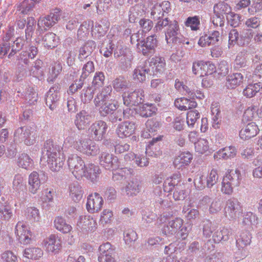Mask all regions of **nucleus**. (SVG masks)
I'll list each match as a JSON object with an SVG mask.
<instances>
[{
  "mask_svg": "<svg viewBox=\"0 0 262 262\" xmlns=\"http://www.w3.org/2000/svg\"><path fill=\"white\" fill-rule=\"evenodd\" d=\"M99 251V262H117L115 258V248L110 243L101 245Z\"/></svg>",
  "mask_w": 262,
  "mask_h": 262,
  "instance_id": "6e6552de",
  "label": "nucleus"
},
{
  "mask_svg": "<svg viewBox=\"0 0 262 262\" xmlns=\"http://www.w3.org/2000/svg\"><path fill=\"white\" fill-rule=\"evenodd\" d=\"M95 88L94 86H88L84 88L81 91L80 99L84 103L90 102L93 99Z\"/></svg>",
  "mask_w": 262,
  "mask_h": 262,
  "instance_id": "de8ad7c7",
  "label": "nucleus"
},
{
  "mask_svg": "<svg viewBox=\"0 0 262 262\" xmlns=\"http://www.w3.org/2000/svg\"><path fill=\"white\" fill-rule=\"evenodd\" d=\"M103 199L97 192L89 195L87 199L86 209L90 213H95L101 210L103 205Z\"/></svg>",
  "mask_w": 262,
  "mask_h": 262,
  "instance_id": "f8f14e48",
  "label": "nucleus"
},
{
  "mask_svg": "<svg viewBox=\"0 0 262 262\" xmlns=\"http://www.w3.org/2000/svg\"><path fill=\"white\" fill-rule=\"evenodd\" d=\"M99 109V113L102 116H106L108 114H112L116 111L118 107L117 102L116 103H105L100 106Z\"/></svg>",
  "mask_w": 262,
  "mask_h": 262,
  "instance_id": "a19ab883",
  "label": "nucleus"
},
{
  "mask_svg": "<svg viewBox=\"0 0 262 262\" xmlns=\"http://www.w3.org/2000/svg\"><path fill=\"white\" fill-rule=\"evenodd\" d=\"M107 129L106 123L103 121L99 120L91 125L89 131L95 140L101 141L104 138Z\"/></svg>",
  "mask_w": 262,
  "mask_h": 262,
  "instance_id": "1a4fd4ad",
  "label": "nucleus"
},
{
  "mask_svg": "<svg viewBox=\"0 0 262 262\" xmlns=\"http://www.w3.org/2000/svg\"><path fill=\"white\" fill-rule=\"evenodd\" d=\"M213 12L215 15L222 16L224 14L228 15L231 12V7L227 3L220 2L214 6Z\"/></svg>",
  "mask_w": 262,
  "mask_h": 262,
  "instance_id": "37998d69",
  "label": "nucleus"
},
{
  "mask_svg": "<svg viewBox=\"0 0 262 262\" xmlns=\"http://www.w3.org/2000/svg\"><path fill=\"white\" fill-rule=\"evenodd\" d=\"M33 160L26 154H22L17 159L19 167L26 169H29L33 165Z\"/></svg>",
  "mask_w": 262,
  "mask_h": 262,
  "instance_id": "a18cd8bd",
  "label": "nucleus"
},
{
  "mask_svg": "<svg viewBox=\"0 0 262 262\" xmlns=\"http://www.w3.org/2000/svg\"><path fill=\"white\" fill-rule=\"evenodd\" d=\"M217 226L209 220L203 222V233L206 237H210L213 232L216 230Z\"/></svg>",
  "mask_w": 262,
  "mask_h": 262,
  "instance_id": "09e8293b",
  "label": "nucleus"
},
{
  "mask_svg": "<svg viewBox=\"0 0 262 262\" xmlns=\"http://www.w3.org/2000/svg\"><path fill=\"white\" fill-rule=\"evenodd\" d=\"M236 155V149L234 146H230L225 147L216 152L214 157L227 160L234 158Z\"/></svg>",
  "mask_w": 262,
  "mask_h": 262,
  "instance_id": "7c9ffc66",
  "label": "nucleus"
},
{
  "mask_svg": "<svg viewBox=\"0 0 262 262\" xmlns=\"http://www.w3.org/2000/svg\"><path fill=\"white\" fill-rule=\"evenodd\" d=\"M36 130L30 126L18 127L14 134V140L16 142H24L27 145L34 144L37 138Z\"/></svg>",
  "mask_w": 262,
  "mask_h": 262,
  "instance_id": "7ed1b4c3",
  "label": "nucleus"
},
{
  "mask_svg": "<svg viewBox=\"0 0 262 262\" xmlns=\"http://www.w3.org/2000/svg\"><path fill=\"white\" fill-rule=\"evenodd\" d=\"M54 225L57 230L63 233H68L72 229V226L67 224L65 220L60 216H57L55 219Z\"/></svg>",
  "mask_w": 262,
  "mask_h": 262,
  "instance_id": "473e14b6",
  "label": "nucleus"
},
{
  "mask_svg": "<svg viewBox=\"0 0 262 262\" xmlns=\"http://www.w3.org/2000/svg\"><path fill=\"white\" fill-rule=\"evenodd\" d=\"M59 98V94L54 90V88H51L47 92L46 98V105L51 110H54L57 106L58 101Z\"/></svg>",
  "mask_w": 262,
  "mask_h": 262,
  "instance_id": "393cba45",
  "label": "nucleus"
},
{
  "mask_svg": "<svg viewBox=\"0 0 262 262\" xmlns=\"http://www.w3.org/2000/svg\"><path fill=\"white\" fill-rule=\"evenodd\" d=\"M43 246L48 252L56 253L61 247L60 238L55 234H51L43 241Z\"/></svg>",
  "mask_w": 262,
  "mask_h": 262,
  "instance_id": "4468645a",
  "label": "nucleus"
},
{
  "mask_svg": "<svg viewBox=\"0 0 262 262\" xmlns=\"http://www.w3.org/2000/svg\"><path fill=\"white\" fill-rule=\"evenodd\" d=\"M15 233L21 244L27 245L31 243L32 235L24 222L19 221L17 223Z\"/></svg>",
  "mask_w": 262,
  "mask_h": 262,
  "instance_id": "9b49d317",
  "label": "nucleus"
},
{
  "mask_svg": "<svg viewBox=\"0 0 262 262\" xmlns=\"http://www.w3.org/2000/svg\"><path fill=\"white\" fill-rule=\"evenodd\" d=\"M158 45V40L155 35L147 37L145 39L137 43L138 52L144 56H149L155 53V49Z\"/></svg>",
  "mask_w": 262,
  "mask_h": 262,
  "instance_id": "423d86ee",
  "label": "nucleus"
},
{
  "mask_svg": "<svg viewBox=\"0 0 262 262\" xmlns=\"http://www.w3.org/2000/svg\"><path fill=\"white\" fill-rule=\"evenodd\" d=\"M208 141L205 139H200L194 144V148L196 152L203 154L209 149Z\"/></svg>",
  "mask_w": 262,
  "mask_h": 262,
  "instance_id": "5fc2aeb1",
  "label": "nucleus"
},
{
  "mask_svg": "<svg viewBox=\"0 0 262 262\" xmlns=\"http://www.w3.org/2000/svg\"><path fill=\"white\" fill-rule=\"evenodd\" d=\"M93 118L91 113L82 110L76 114L74 123L79 130H83L90 124Z\"/></svg>",
  "mask_w": 262,
  "mask_h": 262,
  "instance_id": "2eb2a0df",
  "label": "nucleus"
},
{
  "mask_svg": "<svg viewBox=\"0 0 262 262\" xmlns=\"http://www.w3.org/2000/svg\"><path fill=\"white\" fill-rule=\"evenodd\" d=\"M79 224L81 225V228L86 231H94L97 228V223L93 218L90 216H84L81 219Z\"/></svg>",
  "mask_w": 262,
  "mask_h": 262,
  "instance_id": "58836bf2",
  "label": "nucleus"
},
{
  "mask_svg": "<svg viewBox=\"0 0 262 262\" xmlns=\"http://www.w3.org/2000/svg\"><path fill=\"white\" fill-rule=\"evenodd\" d=\"M25 189L23 177L20 174L15 176L12 183L13 193H15L16 196L19 197L24 195Z\"/></svg>",
  "mask_w": 262,
  "mask_h": 262,
  "instance_id": "5701e85b",
  "label": "nucleus"
},
{
  "mask_svg": "<svg viewBox=\"0 0 262 262\" xmlns=\"http://www.w3.org/2000/svg\"><path fill=\"white\" fill-rule=\"evenodd\" d=\"M175 200H182L186 196V192L185 189V186L181 183L175 187L173 194Z\"/></svg>",
  "mask_w": 262,
  "mask_h": 262,
  "instance_id": "4d7b16f0",
  "label": "nucleus"
},
{
  "mask_svg": "<svg viewBox=\"0 0 262 262\" xmlns=\"http://www.w3.org/2000/svg\"><path fill=\"white\" fill-rule=\"evenodd\" d=\"M247 59L243 55L242 53L238 54L235 60L233 69L234 70L239 71L242 68H245L247 67Z\"/></svg>",
  "mask_w": 262,
  "mask_h": 262,
  "instance_id": "052dcab7",
  "label": "nucleus"
},
{
  "mask_svg": "<svg viewBox=\"0 0 262 262\" xmlns=\"http://www.w3.org/2000/svg\"><path fill=\"white\" fill-rule=\"evenodd\" d=\"M112 88L111 86L104 87L102 90L96 95L94 100L96 106H99L106 100L110 98L112 93Z\"/></svg>",
  "mask_w": 262,
  "mask_h": 262,
  "instance_id": "bb28decb",
  "label": "nucleus"
},
{
  "mask_svg": "<svg viewBox=\"0 0 262 262\" xmlns=\"http://www.w3.org/2000/svg\"><path fill=\"white\" fill-rule=\"evenodd\" d=\"M150 70L147 62H145L137 66L134 70L133 77L135 80L139 82H144L146 80V76L150 74Z\"/></svg>",
  "mask_w": 262,
  "mask_h": 262,
  "instance_id": "aec40b11",
  "label": "nucleus"
},
{
  "mask_svg": "<svg viewBox=\"0 0 262 262\" xmlns=\"http://www.w3.org/2000/svg\"><path fill=\"white\" fill-rule=\"evenodd\" d=\"M244 76L239 73H234L226 78V85L228 89H234L243 83Z\"/></svg>",
  "mask_w": 262,
  "mask_h": 262,
  "instance_id": "cd10ccee",
  "label": "nucleus"
},
{
  "mask_svg": "<svg viewBox=\"0 0 262 262\" xmlns=\"http://www.w3.org/2000/svg\"><path fill=\"white\" fill-rule=\"evenodd\" d=\"M259 129L257 124L253 122L245 125L239 132V137L243 140H248L256 136Z\"/></svg>",
  "mask_w": 262,
  "mask_h": 262,
  "instance_id": "6ab92c4d",
  "label": "nucleus"
},
{
  "mask_svg": "<svg viewBox=\"0 0 262 262\" xmlns=\"http://www.w3.org/2000/svg\"><path fill=\"white\" fill-rule=\"evenodd\" d=\"M166 66L165 60L164 57L161 56H155L150 59L148 67L150 66L157 73H162L165 70Z\"/></svg>",
  "mask_w": 262,
  "mask_h": 262,
  "instance_id": "2f4dec72",
  "label": "nucleus"
},
{
  "mask_svg": "<svg viewBox=\"0 0 262 262\" xmlns=\"http://www.w3.org/2000/svg\"><path fill=\"white\" fill-rule=\"evenodd\" d=\"M64 157L60 147L55 145L53 140H48L44 144L40 163L47 162L49 168L52 171H59L64 164Z\"/></svg>",
  "mask_w": 262,
  "mask_h": 262,
  "instance_id": "f03ea898",
  "label": "nucleus"
},
{
  "mask_svg": "<svg viewBox=\"0 0 262 262\" xmlns=\"http://www.w3.org/2000/svg\"><path fill=\"white\" fill-rule=\"evenodd\" d=\"M192 155L188 151L180 154L174 160L173 164L177 169H181L190 163Z\"/></svg>",
  "mask_w": 262,
  "mask_h": 262,
  "instance_id": "4be33fe9",
  "label": "nucleus"
},
{
  "mask_svg": "<svg viewBox=\"0 0 262 262\" xmlns=\"http://www.w3.org/2000/svg\"><path fill=\"white\" fill-rule=\"evenodd\" d=\"M135 159L136 164L140 167H147L149 164V160L145 156L138 155L137 156L133 153L125 156V159L128 160L130 159Z\"/></svg>",
  "mask_w": 262,
  "mask_h": 262,
  "instance_id": "c9c22d12",
  "label": "nucleus"
},
{
  "mask_svg": "<svg viewBox=\"0 0 262 262\" xmlns=\"http://www.w3.org/2000/svg\"><path fill=\"white\" fill-rule=\"evenodd\" d=\"M145 9V6L142 4H138L134 6L129 11V21L134 22L136 18L144 14Z\"/></svg>",
  "mask_w": 262,
  "mask_h": 262,
  "instance_id": "f704fd0d",
  "label": "nucleus"
},
{
  "mask_svg": "<svg viewBox=\"0 0 262 262\" xmlns=\"http://www.w3.org/2000/svg\"><path fill=\"white\" fill-rule=\"evenodd\" d=\"M34 7V4L30 0H24L18 7V10L21 13L27 14L31 11Z\"/></svg>",
  "mask_w": 262,
  "mask_h": 262,
  "instance_id": "0e129e2a",
  "label": "nucleus"
},
{
  "mask_svg": "<svg viewBox=\"0 0 262 262\" xmlns=\"http://www.w3.org/2000/svg\"><path fill=\"white\" fill-rule=\"evenodd\" d=\"M91 139L88 138L80 139L76 141L74 144V147L77 150L84 154L85 152L88 151L87 147H88L89 142Z\"/></svg>",
  "mask_w": 262,
  "mask_h": 262,
  "instance_id": "bf43d9fd",
  "label": "nucleus"
},
{
  "mask_svg": "<svg viewBox=\"0 0 262 262\" xmlns=\"http://www.w3.org/2000/svg\"><path fill=\"white\" fill-rule=\"evenodd\" d=\"M174 105L181 111H186L195 107L197 103L194 100L185 98H180L174 101Z\"/></svg>",
  "mask_w": 262,
  "mask_h": 262,
  "instance_id": "c756f323",
  "label": "nucleus"
},
{
  "mask_svg": "<svg viewBox=\"0 0 262 262\" xmlns=\"http://www.w3.org/2000/svg\"><path fill=\"white\" fill-rule=\"evenodd\" d=\"M219 174L217 170L215 169H212L208 173L206 177V184L208 188L212 187L218 181Z\"/></svg>",
  "mask_w": 262,
  "mask_h": 262,
  "instance_id": "6e6d98bb",
  "label": "nucleus"
},
{
  "mask_svg": "<svg viewBox=\"0 0 262 262\" xmlns=\"http://www.w3.org/2000/svg\"><path fill=\"white\" fill-rule=\"evenodd\" d=\"M165 34L168 43L172 42L178 44L180 42L185 41V38L181 35L179 25L176 20L170 21Z\"/></svg>",
  "mask_w": 262,
  "mask_h": 262,
  "instance_id": "39448f33",
  "label": "nucleus"
},
{
  "mask_svg": "<svg viewBox=\"0 0 262 262\" xmlns=\"http://www.w3.org/2000/svg\"><path fill=\"white\" fill-rule=\"evenodd\" d=\"M100 165L106 169L114 170L119 166L118 158L108 152H103L99 158Z\"/></svg>",
  "mask_w": 262,
  "mask_h": 262,
  "instance_id": "ddd939ff",
  "label": "nucleus"
},
{
  "mask_svg": "<svg viewBox=\"0 0 262 262\" xmlns=\"http://www.w3.org/2000/svg\"><path fill=\"white\" fill-rule=\"evenodd\" d=\"M27 40L25 39L23 37H18L16 38L15 40H12L11 41V50L9 54L8 57L9 58H11L17 52L21 50L25 45L26 41Z\"/></svg>",
  "mask_w": 262,
  "mask_h": 262,
  "instance_id": "72a5a7b5",
  "label": "nucleus"
},
{
  "mask_svg": "<svg viewBox=\"0 0 262 262\" xmlns=\"http://www.w3.org/2000/svg\"><path fill=\"white\" fill-rule=\"evenodd\" d=\"M42 41L45 47L52 49L57 46L58 39L55 34L52 32H48L43 36Z\"/></svg>",
  "mask_w": 262,
  "mask_h": 262,
  "instance_id": "e433bc0d",
  "label": "nucleus"
},
{
  "mask_svg": "<svg viewBox=\"0 0 262 262\" xmlns=\"http://www.w3.org/2000/svg\"><path fill=\"white\" fill-rule=\"evenodd\" d=\"M161 140V137L152 138L146 148V155L149 157L157 158L162 155L160 145L157 142Z\"/></svg>",
  "mask_w": 262,
  "mask_h": 262,
  "instance_id": "412c9836",
  "label": "nucleus"
},
{
  "mask_svg": "<svg viewBox=\"0 0 262 262\" xmlns=\"http://www.w3.org/2000/svg\"><path fill=\"white\" fill-rule=\"evenodd\" d=\"M258 223V218L256 215L251 212H247L243 219V224L249 227L255 226Z\"/></svg>",
  "mask_w": 262,
  "mask_h": 262,
  "instance_id": "603ef678",
  "label": "nucleus"
},
{
  "mask_svg": "<svg viewBox=\"0 0 262 262\" xmlns=\"http://www.w3.org/2000/svg\"><path fill=\"white\" fill-rule=\"evenodd\" d=\"M24 255L29 259H37L43 255V251L38 247L28 248L25 250Z\"/></svg>",
  "mask_w": 262,
  "mask_h": 262,
  "instance_id": "ea45409f",
  "label": "nucleus"
},
{
  "mask_svg": "<svg viewBox=\"0 0 262 262\" xmlns=\"http://www.w3.org/2000/svg\"><path fill=\"white\" fill-rule=\"evenodd\" d=\"M215 72V66L210 62L202 63V71H201V77L209 76L212 75Z\"/></svg>",
  "mask_w": 262,
  "mask_h": 262,
  "instance_id": "864d4df0",
  "label": "nucleus"
},
{
  "mask_svg": "<svg viewBox=\"0 0 262 262\" xmlns=\"http://www.w3.org/2000/svg\"><path fill=\"white\" fill-rule=\"evenodd\" d=\"M62 70V66L60 63L55 62L51 64L49 69L47 80L53 82L57 77Z\"/></svg>",
  "mask_w": 262,
  "mask_h": 262,
  "instance_id": "4c0bfd02",
  "label": "nucleus"
},
{
  "mask_svg": "<svg viewBox=\"0 0 262 262\" xmlns=\"http://www.w3.org/2000/svg\"><path fill=\"white\" fill-rule=\"evenodd\" d=\"M113 84L114 89L120 92L128 88L129 82L124 77L120 76L113 81Z\"/></svg>",
  "mask_w": 262,
  "mask_h": 262,
  "instance_id": "49530a36",
  "label": "nucleus"
},
{
  "mask_svg": "<svg viewBox=\"0 0 262 262\" xmlns=\"http://www.w3.org/2000/svg\"><path fill=\"white\" fill-rule=\"evenodd\" d=\"M200 117V113L196 110L189 111L187 114V123L189 126H193L197 119Z\"/></svg>",
  "mask_w": 262,
  "mask_h": 262,
  "instance_id": "69168bd1",
  "label": "nucleus"
},
{
  "mask_svg": "<svg viewBox=\"0 0 262 262\" xmlns=\"http://www.w3.org/2000/svg\"><path fill=\"white\" fill-rule=\"evenodd\" d=\"M250 242L251 237L249 233L247 232H243L236 239V245L238 247L243 248L250 244Z\"/></svg>",
  "mask_w": 262,
  "mask_h": 262,
  "instance_id": "680f3d73",
  "label": "nucleus"
},
{
  "mask_svg": "<svg viewBox=\"0 0 262 262\" xmlns=\"http://www.w3.org/2000/svg\"><path fill=\"white\" fill-rule=\"evenodd\" d=\"M24 97L26 100L31 104L37 101V94L33 88L29 87L26 90Z\"/></svg>",
  "mask_w": 262,
  "mask_h": 262,
  "instance_id": "e2e57ef3",
  "label": "nucleus"
},
{
  "mask_svg": "<svg viewBox=\"0 0 262 262\" xmlns=\"http://www.w3.org/2000/svg\"><path fill=\"white\" fill-rule=\"evenodd\" d=\"M241 177L239 171L236 169L231 170L223 178L228 179L227 181H229L230 184L237 186L240 183Z\"/></svg>",
  "mask_w": 262,
  "mask_h": 262,
  "instance_id": "79ce46f5",
  "label": "nucleus"
},
{
  "mask_svg": "<svg viewBox=\"0 0 262 262\" xmlns=\"http://www.w3.org/2000/svg\"><path fill=\"white\" fill-rule=\"evenodd\" d=\"M260 85L258 83L250 84L243 91V95L248 98L254 96L259 91Z\"/></svg>",
  "mask_w": 262,
  "mask_h": 262,
  "instance_id": "3c124183",
  "label": "nucleus"
},
{
  "mask_svg": "<svg viewBox=\"0 0 262 262\" xmlns=\"http://www.w3.org/2000/svg\"><path fill=\"white\" fill-rule=\"evenodd\" d=\"M256 112V107L254 105H251L244 112L243 116L242 121L244 122L251 121L253 119Z\"/></svg>",
  "mask_w": 262,
  "mask_h": 262,
  "instance_id": "774afa93",
  "label": "nucleus"
},
{
  "mask_svg": "<svg viewBox=\"0 0 262 262\" xmlns=\"http://www.w3.org/2000/svg\"><path fill=\"white\" fill-rule=\"evenodd\" d=\"M70 171L78 180L86 178L93 183L96 182L101 173L99 167L93 163L85 165L82 158L77 155H71L68 160Z\"/></svg>",
  "mask_w": 262,
  "mask_h": 262,
  "instance_id": "f257e3e1",
  "label": "nucleus"
},
{
  "mask_svg": "<svg viewBox=\"0 0 262 262\" xmlns=\"http://www.w3.org/2000/svg\"><path fill=\"white\" fill-rule=\"evenodd\" d=\"M224 212L225 216L229 220H236L243 214V207L237 199L231 198L226 202Z\"/></svg>",
  "mask_w": 262,
  "mask_h": 262,
  "instance_id": "20e7f679",
  "label": "nucleus"
},
{
  "mask_svg": "<svg viewBox=\"0 0 262 262\" xmlns=\"http://www.w3.org/2000/svg\"><path fill=\"white\" fill-rule=\"evenodd\" d=\"M157 108L152 104H144L140 106L139 113L143 117H148L151 116L156 113Z\"/></svg>",
  "mask_w": 262,
  "mask_h": 262,
  "instance_id": "c03bdc74",
  "label": "nucleus"
},
{
  "mask_svg": "<svg viewBox=\"0 0 262 262\" xmlns=\"http://www.w3.org/2000/svg\"><path fill=\"white\" fill-rule=\"evenodd\" d=\"M61 12L60 9H56L48 15L40 17L37 26L41 30H46L54 26L60 19Z\"/></svg>",
  "mask_w": 262,
  "mask_h": 262,
  "instance_id": "0eeeda50",
  "label": "nucleus"
},
{
  "mask_svg": "<svg viewBox=\"0 0 262 262\" xmlns=\"http://www.w3.org/2000/svg\"><path fill=\"white\" fill-rule=\"evenodd\" d=\"M135 129V124L133 122L124 121L118 125L116 129V133L119 137L124 138L133 135Z\"/></svg>",
  "mask_w": 262,
  "mask_h": 262,
  "instance_id": "f3484780",
  "label": "nucleus"
},
{
  "mask_svg": "<svg viewBox=\"0 0 262 262\" xmlns=\"http://www.w3.org/2000/svg\"><path fill=\"white\" fill-rule=\"evenodd\" d=\"M122 97L125 105H137L143 101L144 92L142 89H138L131 93H124Z\"/></svg>",
  "mask_w": 262,
  "mask_h": 262,
  "instance_id": "9d476101",
  "label": "nucleus"
},
{
  "mask_svg": "<svg viewBox=\"0 0 262 262\" xmlns=\"http://www.w3.org/2000/svg\"><path fill=\"white\" fill-rule=\"evenodd\" d=\"M181 181L180 174H174L171 177L166 179L163 184L165 192H170L174 190L175 187L179 185Z\"/></svg>",
  "mask_w": 262,
  "mask_h": 262,
  "instance_id": "a878e982",
  "label": "nucleus"
},
{
  "mask_svg": "<svg viewBox=\"0 0 262 262\" xmlns=\"http://www.w3.org/2000/svg\"><path fill=\"white\" fill-rule=\"evenodd\" d=\"M69 191L70 198L75 202H78L81 200L83 191L77 182H74L69 185Z\"/></svg>",
  "mask_w": 262,
  "mask_h": 262,
  "instance_id": "b1692460",
  "label": "nucleus"
},
{
  "mask_svg": "<svg viewBox=\"0 0 262 262\" xmlns=\"http://www.w3.org/2000/svg\"><path fill=\"white\" fill-rule=\"evenodd\" d=\"M141 188L140 182L137 179H133L127 182L122 191L124 195L128 197H133L139 193Z\"/></svg>",
  "mask_w": 262,
  "mask_h": 262,
  "instance_id": "a211bd4d",
  "label": "nucleus"
},
{
  "mask_svg": "<svg viewBox=\"0 0 262 262\" xmlns=\"http://www.w3.org/2000/svg\"><path fill=\"white\" fill-rule=\"evenodd\" d=\"M41 180L46 181L47 177L45 173H42V177L40 178L39 174L36 171H33L29 176L28 184L29 191L32 194H35L40 188Z\"/></svg>",
  "mask_w": 262,
  "mask_h": 262,
  "instance_id": "dca6fc26",
  "label": "nucleus"
},
{
  "mask_svg": "<svg viewBox=\"0 0 262 262\" xmlns=\"http://www.w3.org/2000/svg\"><path fill=\"white\" fill-rule=\"evenodd\" d=\"M111 4L112 0H98L96 5L97 13L102 14L109 9Z\"/></svg>",
  "mask_w": 262,
  "mask_h": 262,
  "instance_id": "13d9d810",
  "label": "nucleus"
},
{
  "mask_svg": "<svg viewBox=\"0 0 262 262\" xmlns=\"http://www.w3.org/2000/svg\"><path fill=\"white\" fill-rule=\"evenodd\" d=\"M132 55L130 52H128L122 58L119 59V66L123 70L126 71L131 67Z\"/></svg>",
  "mask_w": 262,
  "mask_h": 262,
  "instance_id": "8fccbe9b",
  "label": "nucleus"
},
{
  "mask_svg": "<svg viewBox=\"0 0 262 262\" xmlns=\"http://www.w3.org/2000/svg\"><path fill=\"white\" fill-rule=\"evenodd\" d=\"M96 44L95 41L93 40H89L79 51L78 58L80 60L82 61L89 56L94 49L95 48Z\"/></svg>",
  "mask_w": 262,
  "mask_h": 262,
  "instance_id": "c85d7f7f",
  "label": "nucleus"
},
{
  "mask_svg": "<svg viewBox=\"0 0 262 262\" xmlns=\"http://www.w3.org/2000/svg\"><path fill=\"white\" fill-rule=\"evenodd\" d=\"M227 19L228 23L233 27H236L239 26L241 21V16L234 12H230L227 15Z\"/></svg>",
  "mask_w": 262,
  "mask_h": 262,
  "instance_id": "338daca9",
  "label": "nucleus"
}]
</instances>
